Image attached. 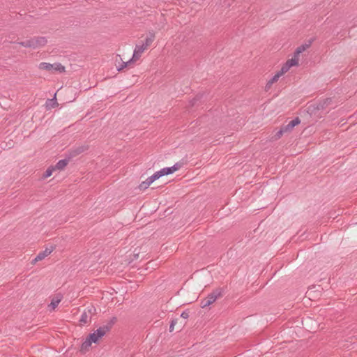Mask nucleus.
Listing matches in <instances>:
<instances>
[{
  "label": "nucleus",
  "mask_w": 357,
  "mask_h": 357,
  "mask_svg": "<svg viewBox=\"0 0 357 357\" xmlns=\"http://www.w3.org/2000/svg\"><path fill=\"white\" fill-rule=\"evenodd\" d=\"M17 44L20 46L25 47V48L33 49V44H32L31 38H30L29 39H26V40H22V41H19V42H17Z\"/></svg>",
  "instance_id": "dca6fc26"
},
{
  "label": "nucleus",
  "mask_w": 357,
  "mask_h": 357,
  "mask_svg": "<svg viewBox=\"0 0 357 357\" xmlns=\"http://www.w3.org/2000/svg\"><path fill=\"white\" fill-rule=\"evenodd\" d=\"M108 327L102 326L95 330L93 333H90L82 342L80 347V351L82 353H86L91 347L92 344H99L102 338L108 332Z\"/></svg>",
  "instance_id": "f03ea898"
},
{
  "label": "nucleus",
  "mask_w": 357,
  "mask_h": 357,
  "mask_svg": "<svg viewBox=\"0 0 357 357\" xmlns=\"http://www.w3.org/2000/svg\"><path fill=\"white\" fill-rule=\"evenodd\" d=\"M221 296V292L219 291H213L209 294L206 298L202 301L200 305L202 308L209 306L213 303L218 298Z\"/></svg>",
  "instance_id": "0eeeda50"
},
{
  "label": "nucleus",
  "mask_w": 357,
  "mask_h": 357,
  "mask_svg": "<svg viewBox=\"0 0 357 357\" xmlns=\"http://www.w3.org/2000/svg\"><path fill=\"white\" fill-rule=\"evenodd\" d=\"M56 169L54 166L49 167L47 170L44 172L43 175V178L45 179L52 175L54 172H55Z\"/></svg>",
  "instance_id": "f3484780"
},
{
  "label": "nucleus",
  "mask_w": 357,
  "mask_h": 357,
  "mask_svg": "<svg viewBox=\"0 0 357 357\" xmlns=\"http://www.w3.org/2000/svg\"><path fill=\"white\" fill-rule=\"evenodd\" d=\"M301 121L298 118L291 120L286 126H282L277 133V138H280L284 133L291 132L293 128L300 123Z\"/></svg>",
  "instance_id": "39448f33"
},
{
  "label": "nucleus",
  "mask_w": 357,
  "mask_h": 357,
  "mask_svg": "<svg viewBox=\"0 0 357 357\" xmlns=\"http://www.w3.org/2000/svg\"><path fill=\"white\" fill-rule=\"evenodd\" d=\"M307 47V45H301L297 47L294 54L299 58L300 54L304 52Z\"/></svg>",
  "instance_id": "a211bd4d"
},
{
  "label": "nucleus",
  "mask_w": 357,
  "mask_h": 357,
  "mask_svg": "<svg viewBox=\"0 0 357 357\" xmlns=\"http://www.w3.org/2000/svg\"><path fill=\"white\" fill-rule=\"evenodd\" d=\"M55 249L54 245H50L48 247H46L45 250L42 252H40L35 258V261H41L43 259H45L46 257L50 255Z\"/></svg>",
  "instance_id": "9d476101"
},
{
  "label": "nucleus",
  "mask_w": 357,
  "mask_h": 357,
  "mask_svg": "<svg viewBox=\"0 0 357 357\" xmlns=\"http://www.w3.org/2000/svg\"><path fill=\"white\" fill-rule=\"evenodd\" d=\"M181 168V165L180 163H176L172 167L162 168L160 170L155 172V174L158 179H159L162 176L174 174Z\"/></svg>",
  "instance_id": "20e7f679"
},
{
  "label": "nucleus",
  "mask_w": 357,
  "mask_h": 357,
  "mask_svg": "<svg viewBox=\"0 0 357 357\" xmlns=\"http://www.w3.org/2000/svg\"><path fill=\"white\" fill-rule=\"evenodd\" d=\"M299 63V58L297 56H295L294 54L293 56L288 59L283 65L282 68L288 72L291 68L298 66Z\"/></svg>",
  "instance_id": "1a4fd4ad"
},
{
  "label": "nucleus",
  "mask_w": 357,
  "mask_h": 357,
  "mask_svg": "<svg viewBox=\"0 0 357 357\" xmlns=\"http://www.w3.org/2000/svg\"><path fill=\"white\" fill-rule=\"evenodd\" d=\"M307 294L308 295V296H309V297H310V296H312V295H311V294H312V291L308 290V291H307Z\"/></svg>",
  "instance_id": "4be33fe9"
},
{
  "label": "nucleus",
  "mask_w": 357,
  "mask_h": 357,
  "mask_svg": "<svg viewBox=\"0 0 357 357\" xmlns=\"http://www.w3.org/2000/svg\"><path fill=\"white\" fill-rule=\"evenodd\" d=\"M50 102H52V107H54L57 104L54 100H51Z\"/></svg>",
  "instance_id": "412c9836"
},
{
  "label": "nucleus",
  "mask_w": 357,
  "mask_h": 357,
  "mask_svg": "<svg viewBox=\"0 0 357 357\" xmlns=\"http://www.w3.org/2000/svg\"><path fill=\"white\" fill-rule=\"evenodd\" d=\"M38 68L40 71H45L50 73H63L66 70L65 66L60 63L40 62L38 66Z\"/></svg>",
  "instance_id": "7ed1b4c3"
},
{
  "label": "nucleus",
  "mask_w": 357,
  "mask_h": 357,
  "mask_svg": "<svg viewBox=\"0 0 357 357\" xmlns=\"http://www.w3.org/2000/svg\"><path fill=\"white\" fill-rule=\"evenodd\" d=\"M62 296L61 295H56L52 297L48 307L50 310H54L58 306L59 303L61 302Z\"/></svg>",
  "instance_id": "4468645a"
},
{
  "label": "nucleus",
  "mask_w": 357,
  "mask_h": 357,
  "mask_svg": "<svg viewBox=\"0 0 357 357\" xmlns=\"http://www.w3.org/2000/svg\"><path fill=\"white\" fill-rule=\"evenodd\" d=\"M155 38V34L153 32H149L144 35L136 44L132 59L127 62H123L121 66H116L118 70L126 67L131 61H137L142 54L152 45Z\"/></svg>",
  "instance_id": "f257e3e1"
},
{
  "label": "nucleus",
  "mask_w": 357,
  "mask_h": 357,
  "mask_svg": "<svg viewBox=\"0 0 357 357\" xmlns=\"http://www.w3.org/2000/svg\"><path fill=\"white\" fill-rule=\"evenodd\" d=\"M286 73H287L282 67H281V69L278 70L273 77L268 82L267 86L269 87L274 83L277 82L279 79V78L284 75Z\"/></svg>",
  "instance_id": "ddd939ff"
},
{
  "label": "nucleus",
  "mask_w": 357,
  "mask_h": 357,
  "mask_svg": "<svg viewBox=\"0 0 357 357\" xmlns=\"http://www.w3.org/2000/svg\"><path fill=\"white\" fill-rule=\"evenodd\" d=\"M96 309L93 306H90L86 308L79 319V324L82 326L89 323Z\"/></svg>",
  "instance_id": "423d86ee"
},
{
  "label": "nucleus",
  "mask_w": 357,
  "mask_h": 357,
  "mask_svg": "<svg viewBox=\"0 0 357 357\" xmlns=\"http://www.w3.org/2000/svg\"><path fill=\"white\" fill-rule=\"evenodd\" d=\"M68 160L64 159L59 160L54 167L56 171H61L65 169V167L68 164Z\"/></svg>",
  "instance_id": "2eb2a0df"
},
{
  "label": "nucleus",
  "mask_w": 357,
  "mask_h": 357,
  "mask_svg": "<svg viewBox=\"0 0 357 357\" xmlns=\"http://www.w3.org/2000/svg\"><path fill=\"white\" fill-rule=\"evenodd\" d=\"M156 180H158V178H157L155 174L154 173L152 176L147 178V179L146 181H142L139 185L138 188L140 190H144L146 188H148Z\"/></svg>",
  "instance_id": "9b49d317"
},
{
  "label": "nucleus",
  "mask_w": 357,
  "mask_h": 357,
  "mask_svg": "<svg viewBox=\"0 0 357 357\" xmlns=\"http://www.w3.org/2000/svg\"><path fill=\"white\" fill-rule=\"evenodd\" d=\"M181 317H182L183 318H184V319H187V318L188 317V313H186V312H183V313L181 314Z\"/></svg>",
  "instance_id": "6ab92c4d"
},
{
  "label": "nucleus",
  "mask_w": 357,
  "mask_h": 357,
  "mask_svg": "<svg viewBox=\"0 0 357 357\" xmlns=\"http://www.w3.org/2000/svg\"><path fill=\"white\" fill-rule=\"evenodd\" d=\"M174 324H175V322L172 321L171 325H170V331H172L174 330Z\"/></svg>",
  "instance_id": "aec40b11"
},
{
  "label": "nucleus",
  "mask_w": 357,
  "mask_h": 357,
  "mask_svg": "<svg viewBox=\"0 0 357 357\" xmlns=\"http://www.w3.org/2000/svg\"><path fill=\"white\" fill-rule=\"evenodd\" d=\"M32 44H33V49H37V48H41L45 47L47 43L48 40L45 36H36L32 37Z\"/></svg>",
  "instance_id": "6e6552de"
},
{
  "label": "nucleus",
  "mask_w": 357,
  "mask_h": 357,
  "mask_svg": "<svg viewBox=\"0 0 357 357\" xmlns=\"http://www.w3.org/2000/svg\"><path fill=\"white\" fill-rule=\"evenodd\" d=\"M286 73H287L282 67H281V69L278 70L273 77L268 82L267 86L269 87L274 83L277 82L279 79V78L284 75Z\"/></svg>",
  "instance_id": "f8f14e48"
}]
</instances>
